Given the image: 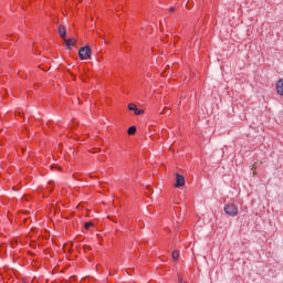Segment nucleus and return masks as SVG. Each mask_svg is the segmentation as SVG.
<instances>
[{
  "mask_svg": "<svg viewBox=\"0 0 283 283\" xmlns=\"http://www.w3.org/2000/svg\"><path fill=\"white\" fill-rule=\"evenodd\" d=\"M59 34L62 39H64V43H65L67 50H72V48H74V45H76V39H74V38L65 39V36H67V30H65V27L60 25Z\"/></svg>",
  "mask_w": 283,
  "mask_h": 283,
  "instance_id": "f257e3e1",
  "label": "nucleus"
},
{
  "mask_svg": "<svg viewBox=\"0 0 283 283\" xmlns=\"http://www.w3.org/2000/svg\"><path fill=\"white\" fill-rule=\"evenodd\" d=\"M78 57L81 61H87L92 59V48H90V45L80 48Z\"/></svg>",
  "mask_w": 283,
  "mask_h": 283,
  "instance_id": "f03ea898",
  "label": "nucleus"
},
{
  "mask_svg": "<svg viewBox=\"0 0 283 283\" xmlns=\"http://www.w3.org/2000/svg\"><path fill=\"white\" fill-rule=\"evenodd\" d=\"M224 211L228 216H238V207L233 203H229L224 207Z\"/></svg>",
  "mask_w": 283,
  "mask_h": 283,
  "instance_id": "7ed1b4c3",
  "label": "nucleus"
},
{
  "mask_svg": "<svg viewBox=\"0 0 283 283\" xmlns=\"http://www.w3.org/2000/svg\"><path fill=\"white\" fill-rule=\"evenodd\" d=\"M185 177L180 174H176V184H175V187H177L178 189L180 187H185Z\"/></svg>",
  "mask_w": 283,
  "mask_h": 283,
  "instance_id": "20e7f679",
  "label": "nucleus"
},
{
  "mask_svg": "<svg viewBox=\"0 0 283 283\" xmlns=\"http://www.w3.org/2000/svg\"><path fill=\"white\" fill-rule=\"evenodd\" d=\"M276 92L280 96H283V80H279L276 83Z\"/></svg>",
  "mask_w": 283,
  "mask_h": 283,
  "instance_id": "39448f33",
  "label": "nucleus"
},
{
  "mask_svg": "<svg viewBox=\"0 0 283 283\" xmlns=\"http://www.w3.org/2000/svg\"><path fill=\"white\" fill-rule=\"evenodd\" d=\"M172 260L177 262V260L180 258V252L178 250L172 251Z\"/></svg>",
  "mask_w": 283,
  "mask_h": 283,
  "instance_id": "423d86ee",
  "label": "nucleus"
},
{
  "mask_svg": "<svg viewBox=\"0 0 283 283\" xmlns=\"http://www.w3.org/2000/svg\"><path fill=\"white\" fill-rule=\"evenodd\" d=\"M127 134L129 136H134V134H136V126H130L127 130Z\"/></svg>",
  "mask_w": 283,
  "mask_h": 283,
  "instance_id": "0eeeda50",
  "label": "nucleus"
},
{
  "mask_svg": "<svg viewBox=\"0 0 283 283\" xmlns=\"http://www.w3.org/2000/svg\"><path fill=\"white\" fill-rule=\"evenodd\" d=\"M92 227H94V223L92 221L84 223V229H86V231H90V229H92Z\"/></svg>",
  "mask_w": 283,
  "mask_h": 283,
  "instance_id": "6e6552de",
  "label": "nucleus"
},
{
  "mask_svg": "<svg viewBox=\"0 0 283 283\" xmlns=\"http://www.w3.org/2000/svg\"><path fill=\"white\" fill-rule=\"evenodd\" d=\"M146 190L148 191V192H146V196L154 193V189L149 185L146 186Z\"/></svg>",
  "mask_w": 283,
  "mask_h": 283,
  "instance_id": "1a4fd4ad",
  "label": "nucleus"
},
{
  "mask_svg": "<svg viewBox=\"0 0 283 283\" xmlns=\"http://www.w3.org/2000/svg\"><path fill=\"white\" fill-rule=\"evenodd\" d=\"M128 109H129L130 112H136V109H137L136 104H128Z\"/></svg>",
  "mask_w": 283,
  "mask_h": 283,
  "instance_id": "9d476101",
  "label": "nucleus"
},
{
  "mask_svg": "<svg viewBox=\"0 0 283 283\" xmlns=\"http://www.w3.org/2000/svg\"><path fill=\"white\" fill-rule=\"evenodd\" d=\"M134 114L135 116H140V114H145V111L137 108L134 111Z\"/></svg>",
  "mask_w": 283,
  "mask_h": 283,
  "instance_id": "9b49d317",
  "label": "nucleus"
},
{
  "mask_svg": "<svg viewBox=\"0 0 283 283\" xmlns=\"http://www.w3.org/2000/svg\"><path fill=\"white\" fill-rule=\"evenodd\" d=\"M48 191H50V193H52V191H54V186H53L52 181L49 182Z\"/></svg>",
  "mask_w": 283,
  "mask_h": 283,
  "instance_id": "f8f14e48",
  "label": "nucleus"
},
{
  "mask_svg": "<svg viewBox=\"0 0 283 283\" xmlns=\"http://www.w3.org/2000/svg\"><path fill=\"white\" fill-rule=\"evenodd\" d=\"M6 243L0 244V253H6Z\"/></svg>",
  "mask_w": 283,
  "mask_h": 283,
  "instance_id": "ddd939ff",
  "label": "nucleus"
},
{
  "mask_svg": "<svg viewBox=\"0 0 283 283\" xmlns=\"http://www.w3.org/2000/svg\"><path fill=\"white\" fill-rule=\"evenodd\" d=\"M160 114L161 115L169 114V108L165 107Z\"/></svg>",
  "mask_w": 283,
  "mask_h": 283,
  "instance_id": "4468645a",
  "label": "nucleus"
},
{
  "mask_svg": "<svg viewBox=\"0 0 283 283\" xmlns=\"http://www.w3.org/2000/svg\"><path fill=\"white\" fill-rule=\"evenodd\" d=\"M92 248L90 245H84V251H91Z\"/></svg>",
  "mask_w": 283,
  "mask_h": 283,
  "instance_id": "2eb2a0df",
  "label": "nucleus"
},
{
  "mask_svg": "<svg viewBox=\"0 0 283 283\" xmlns=\"http://www.w3.org/2000/svg\"><path fill=\"white\" fill-rule=\"evenodd\" d=\"M96 149V151H91V154H98V153H101V148H95Z\"/></svg>",
  "mask_w": 283,
  "mask_h": 283,
  "instance_id": "dca6fc26",
  "label": "nucleus"
},
{
  "mask_svg": "<svg viewBox=\"0 0 283 283\" xmlns=\"http://www.w3.org/2000/svg\"><path fill=\"white\" fill-rule=\"evenodd\" d=\"M72 247H74V243H71V244H70L69 253H72Z\"/></svg>",
  "mask_w": 283,
  "mask_h": 283,
  "instance_id": "f3484780",
  "label": "nucleus"
},
{
  "mask_svg": "<svg viewBox=\"0 0 283 283\" xmlns=\"http://www.w3.org/2000/svg\"><path fill=\"white\" fill-rule=\"evenodd\" d=\"M30 247H31L32 249H36V243L32 242V243L30 244Z\"/></svg>",
  "mask_w": 283,
  "mask_h": 283,
  "instance_id": "a211bd4d",
  "label": "nucleus"
},
{
  "mask_svg": "<svg viewBox=\"0 0 283 283\" xmlns=\"http://www.w3.org/2000/svg\"><path fill=\"white\" fill-rule=\"evenodd\" d=\"M169 12H176V8L171 7V8L169 9Z\"/></svg>",
  "mask_w": 283,
  "mask_h": 283,
  "instance_id": "6ab92c4d",
  "label": "nucleus"
},
{
  "mask_svg": "<svg viewBox=\"0 0 283 283\" xmlns=\"http://www.w3.org/2000/svg\"><path fill=\"white\" fill-rule=\"evenodd\" d=\"M11 245L14 248L17 247V241H11Z\"/></svg>",
  "mask_w": 283,
  "mask_h": 283,
  "instance_id": "aec40b11",
  "label": "nucleus"
},
{
  "mask_svg": "<svg viewBox=\"0 0 283 283\" xmlns=\"http://www.w3.org/2000/svg\"><path fill=\"white\" fill-rule=\"evenodd\" d=\"M178 283H185L182 282V277L178 276Z\"/></svg>",
  "mask_w": 283,
  "mask_h": 283,
  "instance_id": "412c9836",
  "label": "nucleus"
},
{
  "mask_svg": "<svg viewBox=\"0 0 283 283\" xmlns=\"http://www.w3.org/2000/svg\"><path fill=\"white\" fill-rule=\"evenodd\" d=\"M52 168H55V169H61L59 166H56V165H52L51 166Z\"/></svg>",
  "mask_w": 283,
  "mask_h": 283,
  "instance_id": "4be33fe9",
  "label": "nucleus"
},
{
  "mask_svg": "<svg viewBox=\"0 0 283 283\" xmlns=\"http://www.w3.org/2000/svg\"><path fill=\"white\" fill-rule=\"evenodd\" d=\"M15 116H23V114L15 112Z\"/></svg>",
  "mask_w": 283,
  "mask_h": 283,
  "instance_id": "5701e85b",
  "label": "nucleus"
},
{
  "mask_svg": "<svg viewBox=\"0 0 283 283\" xmlns=\"http://www.w3.org/2000/svg\"><path fill=\"white\" fill-rule=\"evenodd\" d=\"M73 178H74L75 180H78V177L76 176V174L73 175Z\"/></svg>",
  "mask_w": 283,
  "mask_h": 283,
  "instance_id": "b1692460",
  "label": "nucleus"
},
{
  "mask_svg": "<svg viewBox=\"0 0 283 283\" xmlns=\"http://www.w3.org/2000/svg\"><path fill=\"white\" fill-rule=\"evenodd\" d=\"M113 222H115L116 223V220H114L112 217H108Z\"/></svg>",
  "mask_w": 283,
  "mask_h": 283,
  "instance_id": "393cba45",
  "label": "nucleus"
},
{
  "mask_svg": "<svg viewBox=\"0 0 283 283\" xmlns=\"http://www.w3.org/2000/svg\"><path fill=\"white\" fill-rule=\"evenodd\" d=\"M29 255L34 256V253L33 252H29Z\"/></svg>",
  "mask_w": 283,
  "mask_h": 283,
  "instance_id": "a878e982",
  "label": "nucleus"
},
{
  "mask_svg": "<svg viewBox=\"0 0 283 283\" xmlns=\"http://www.w3.org/2000/svg\"><path fill=\"white\" fill-rule=\"evenodd\" d=\"M186 8L189 10V2H187Z\"/></svg>",
  "mask_w": 283,
  "mask_h": 283,
  "instance_id": "bb28decb",
  "label": "nucleus"
},
{
  "mask_svg": "<svg viewBox=\"0 0 283 283\" xmlns=\"http://www.w3.org/2000/svg\"><path fill=\"white\" fill-rule=\"evenodd\" d=\"M169 70V65L166 66L165 71Z\"/></svg>",
  "mask_w": 283,
  "mask_h": 283,
  "instance_id": "cd10ccee",
  "label": "nucleus"
},
{
  "mask_svg": "<svg viewBox=\"0 0 283 283\" xmlns=\"http://www.w3.org/2000/svg\"><path fill=\"white\" fill-rule=\"evenodd\" d=\"M14 191H18L19 189H17V187H13Z\"/></svg>",
  "mask_w": 283,
  "mask_h": 283,
  "instance_id": "c85d7f7f",
  "label": "nucleus"
},
{
  "mask_svg": "<svg viewBox=\"0 0 283 283\" xmlns=\"http://www.w3.org/2000/svg\"><path fill=\"white\" fill-rule=\"evenodd\" d=\"M0 145H3V143L0 140Z\"/></svg>",
  "mask_w": 283,
  "mask_h": 283,
  "instance_id": "c756f323",
  "label": "nucleus"
},
{
  "mask_svg": "<svg viewBox=\"0 0 283 283\" xmlns=\"http://www.w3.org/2000/svg\"><path fill=\"white\" fill-rule=\"evenodd\" d=\"M101 161H103V158H99Z\"/></svg>",
  "mask_w": 283,
  "mask_h": 283,
  "instance_id": "7c9ffc66",
  "label": "nucleus"
},
{
  "mask_svg": "<svg viewBox=\"0 0 283 283\" xmlns=\"http://www.w3.org/2000/svg\"><path fill=\"white\" fill-rule=\"evenodd\" d=\"M25 200H28V197H24Z\"/></svg>",
  "mask_w": 283,
  "mask_h": 283,
  "instance_id": "2f4dec72",
  "label": "nucleus"
}]
</instances>
